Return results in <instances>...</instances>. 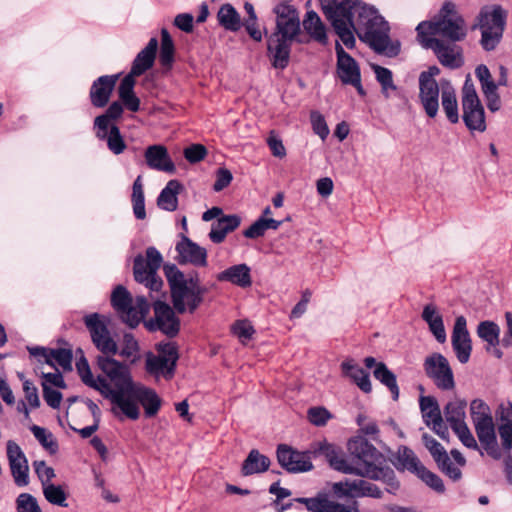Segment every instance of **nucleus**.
Masks as SVG:
<instances>
[{
	"instance_id": "0e129e2a",
	"label": "nucleus",
	"mask_w": 512,
	"mask_h": 512,
	"mask_svg": "<svg viewBox=\"0 0 512 512\" xmlns=\"http://www.w3.org/2000/svg\"><path fill=\"white\" fill-rule=\"evenodd\" d=\"M269 230L266 223V217H259L248 229L243 232V235L249 239L262 237L265 232Z\"/></svg>"
},
{
	"instance_id": "ea45409f",
	"label": "nucleus",
	"mask_w": 512,
	"mask_h": 512,
	"mask_svg": "<svg viewBox=\"0 0 512 512\" xmlns=\"http://www.w3.org/2000/svg\"><path fill=\"white\" fill-rule=\"evenodd\" d=\"M270 460L258 450H251L242 465V473L245 476L262 473L269 468Z\"/></svg>"
},
{
	"instance_id": "9d476101",
	"label": "nucleus",
	"mask_w": 512,
	"mask_h": 512,
	"mask_svg": "<svg viewBox=\"0 0 512 512\" xmlns=\"http://www.w3.org/2000/svg\"><path fill=\"white\" fill-rule=\"evenodd\" d=\"M163 262L161 253L155 247L146 249L145 257L138 254L134 259L133 273L137 282L144 284L151 292H159L163 281L157 271Z\"/></svg>"
},
{
	"instance_id": "2f4dec72",
	"label": "nucleus",
	"mask_w": 512,
	"mask_h": 512,
	"mask_svg": "<svg viewBox=\"0 0 512 512\" xmlns=\"http://www.w3.org/2000/svg\"><path fill=\"white\" fill-rule=\"evenodd\" d=\"M241 223V219L237 215H225L219 217L217 221L212 223L209 232V238L213 243L219 244L223 242L228 233L234 231Z\"/></svg>"
},
{
	"instance_id": "8fccbe9b",
	"label": "nucleus",
	"mask_w": 512,
	"mask_h": 512,
	"mask_svg": "<svg viewBox=\"0 0 512 512\" xmlns=\"http://www.w3.org/2000/svg\"><path fill=\"white\" fill-rule=\"evenodd\" d=\"M502 423L498 427L499 436L504 449H512V408L506 409V415L504 412L501 414Z\"/></svg>"
},
{
	"instance_id": "a18cd8bd",
	"label": "nucleus",
	"mask_w": 512,
	"mask_h": 512,
	"mask_svg": "<svg viewBox=\"0 0 512 512\" xmlns=\"http://www.w3.org/2000/svg\"><path fill=\"white\" fill-rule=\"evenodd\" d=\"M371 68L375 74L376 80L381 85L382 94L386 98H389L391 92H394L397 89L393 81V74L391 70L377 64H372Z\"/></svg>"
},
{
	"instance_id": "393cba45",
	"label": "nucleus",
	"mask_w": 512,
	"mask_h": 512,
	"mask_svg": "<svg viewBox=\"0 0 512 512\" xmlns=\"http://www.w3.org/2000/svg\"><path fill=\"white\" fill-rule=\"evenodd\" d=\"M179 261L181 263H189L197 267H205L207 265V251L197 243L191 241L187 237H183L176 245Z\"/></svg>"
},
{
	"instance_id": "774afa93",
	"label": "nucleus",
	"mask_w": 512,
	"mask_h": 512,
	"mask_svg": "<svg viewBox=\"0 0 512 512\" xmlns=\"http://www.w3.org/2000/svg\"><path fill=\"white\" fill-rule=\"evenodd\" d=\"M206 154V148L201 144H193L184 150V156L190 163L201 161Z\"/></svg>"
},
{
	"instance_id": "72a5a7b5",
	"label": "nucleus",
	"mask_w": 512,
	"mask_h": 512,
	"mask_svg": "<svg viewBox=\"0 0 512 512\" xmlns=\"http://www.w3.org/2000/svg\"><path fill=\"white\" fill-rule=\"evenodd\" d=\"M422 319L428 324L430 332L439 343H444L447 339L446 330L442 315L437 311L433 304H428L422 311Z\"/></svg>"
},
{
	"instance_id": "ddd939ff",
	"label": "nucleus",
	"mask_w": 512,
	"mask_h": 512,
	"mask_svg": "<svg viewBox=\"0 0 512 512\" xmlns=\"http://www.w3.org/2000/svg\"><path fill=\"white\" fill-rule=\"evenodd\" d=\"M177 360L178 352L175 343H160L158 345V355L149 354L147 356L146 370L156 377L171 378Z\"/></svg>"
},
{
	"instance_id": "7c9ffc66",
	"label": "nucleus",
	"mask_w": 512,
	"mask_h": 512,
	"mask_svg": "<svg viewBox=\"0 0 512 512\" xmlns=\"http://www.w3.org/2000/svg\"><path fill=\"white\" fill-rule=\"evenodd\" d=\"M341 370L345 377L350 378L364 393H370L372 385L367 371L361 368L353 359L341 363Z\"/></svg>"
},
{
	"instance_id": "423d86ee",
	"label": "nucleus",
	"mask_w": 512,
	"mask_h": 512,
	"mask_svg": "<svg viewBox=\"0 0 512 512\" xmlns=\"http://www.w3.org/2000/svg\"><path fill=\"white\" fill-rule=\"evenodd\" d=\"M174 308L179 313H193L203 301L207 288L200 284L197 276L186 277L176 266L166 267Z\"/></svg>"
},
{
	"instance_id": "c756f323",
	"label": "nucleus",
	"mask_w": 512,
	"mask_h": 512,
	"mask_svg": "<svg viewBox=\"0 0 512 512\" xmlns=\"http://www.w3.org/2000/svg\"><path fill=\"white\" fill-rule=\"evenodd\" d=\"M220 282H229L241 288L250 287L252 284L251 270L246 264L233 265L216 276Z\"/></svg>"
},
{
	"instance_id": "bb28decb",
	"label": "nucleus",
	"mask_w": 512,
	"mask_h": 512,
	"mask_svg": "<svg viewBox=\"0 0 512 512\" xmlns=\"http://www.w3.org/2000/svg\"><path fill=\"white\" fill-rule=\"evenodd\" d=\"M145 161L149 168L173 174L176 167L171 160L167 148L163 145L148 146L144 153Z\"/></svg>"
},
{
	"instance_id": "473e14b6",
	"label": "nucleus",
	"mask_w": 512,
	"mask_h": 512,
	"mask_svg": "<svg viewBox=\"0 0 512 512\" xmlns=\"http://www.w3.org/2000/svg\"><path fill=\"white\" fill-rule=\"evenodd\" d=\"M158 47L156 38H151L147 46L142 49L133 61L130 73L140 76L153 66L155 55Z\"/></svg>"
},
{
	"instance_id": "f704fd0d",
	"label": "nucleus",
	"mask_w": 512,
	"mask_h": 512,
	"mask_svg": "<svg viewBox=\"0 0 512 512\" xmlns=\"http://www.w3.org/2000/svg\"><path fill=\"white\" fill-rule=\"evenodd\" d=\"M441 103L451 123L459 121L458 103L454 87L449 81H441Z\"/></svg>"
},
{
	"instance_id": "f257e3e1",
	"label": "nucleus",
	"mask_w": 512,
	"mask_h": 512,
	"mask_svg": "<svg viewBox=\"0 0 512 512\" xmlns=\"http://www.w3.org/2000/svg\"><path fill=\"white\" fill-rule=\"evenodd\" d=\"M97 366L106 378L94 377L84 356L76 362L82 382L110 400L111 411L115 416L137 420L140 417L139 404L144 408L147 417H153L159 412L161 398L155 390L133 381L129 366L111 358L110 355H99Z\"/></svg>"
},
{
	"instance_id": "1a4fd4ad",
	"label": "nucleus",
	"mask_w": 512,
	"mask_h": 512,
	"mask_svg": "<svg viewBox=\"0 0 512 512\" xmlns=\"http://www.w3.org/2000/svg\"><path fill=\"white\" fill-rule=\"evenodd\" d=\"M507 12L499 5L483 7L478 15L477 26L481 30V45L486 51H491L500 42Z\"/></svg>"
},
{
	"instance_id": "dca6fc26",
	"label": "nucleus",
	"mask_w": 512,
	"mask_h": 512,
	"mask_svg": "<svg viewBox=\"0 0 512 512\" xmlns=\"http://www.w3.org/2000/svg\"><path fill=\"white\" fill-rule=\"evenodd\" d=\"M85 324L88 328L94 345L103 355H115L117 353V344L110 336L105 318L97 313L85 317Z\"/></svg>"
},
{
	"instance_id": "4d7b16f0",
	"label": "nucleus",
	"mask_w": 512,
	"mask_h": 512,
	"mask_svg": "<svg viewBox=\"0 0 512 512\" xmlns=\"http://www.w3.org/2000/svg\"><path fill=\"white\" fill-rule=\"evenodd\" d=\"M416 475L436 492L442 493L445 490L442 479L435 473L429 471L424 465L419 469Z\"/></svg>"
},
{
	"instance_id": "052dcab7",
	"label": "nucleus",
	"mask_w": 512,
	"mask_h": 512,
	"mask_svg": "<svg viewBox=\"0 0 512 512\" xmlns=\"http://www.w3.org/2000/svg\"><path fill=\"white\" fill-rule=\"evenodd\" d=\"M452 430L465 447L473 450H479L477 441L466 423L455 426Z\"/></svg>"
},
{
	"instance_id": "6e6552de",
	"label": "nucleus",
	"mask_w": 512,
	"mask_h": 512,
	"mask_svg": "<svg viewBox=\"0 0 512 512\" xmlns=\"http://www.w3.org/2000/svg\"><path fill=\"white\" fill-rule=\"evenodd\" d=\"M111 303L123 322L131 328L136 327L148 314L150 305L144 296L132 299L130 292L118 285L112 292Z\"/></svg>"
},
{
	"instance_id": "aec40b11",
	"label": "nucleus",
	"mask_w": 512,
	"mask_h": 512,
	"mask_svg": "<svg viewBox=\"0 0 512 512\" xmlns=\"http://www.w3.org/2000/svg\"><path fill=\"white\" fill-rule=\"evenodd\" d=\"M422 441L439 469L453 481H458L462 477L461 470L453 465L445 448L427 433L422 435Z\"/></svg>"
},
{
	"instance_id": "de8ad7c7",
	"label": "nucleus",
	"mask_w": 512,
	"mask_h": 512,
	"mask_svg": "<svg viewBox=\"0 0 512 512\" xmlns=\"http://www.w3.org/2000/svg\"><path fill=\"white\" fill-rule=\"evenodd\" d=\"M498 86V83L496 84L493 79L481 84L482 93L491 112H497L501 108V100L497 92Z\"/></svg>"
},
{
	"instance_id": "0eeeda50",
	"label": "nucleus",
	"mask_w": 512,
	"mask_h": 512,
	"mask_svg": "<svg viewBox=\"0 0 512 512\" xmlns=\"http://www.w3.org/2000/svg\"><path fill=\"white\" fill-rule=\"evenodd\" d=\"M417 38L441 35L452 42L461 41L466 36V27L463 18L456 12L451 2L444 3L439 14L431 21H423L416 27Z\"/></svg>"
},
{
	"instance_id": "6e6d98bb",
	"label": "nucleus",
	"mask_w": 512,
	"mask_h": 512,
	"mask_svg": "<svg viewBox=\"0 0 512 512\" xmlns=\"http://www.w3.org/2000/svg\"><path fill=\"white\" fill-rule=\"evenodd\" d=\"M474 427L481 445L497 440L493 420L474 424Z\"/></svg>"
},
{
	"instance_id": "412c9836",
	"label": "nucleus",
	"mask_w": 512,
	"mask_h": 512,
	"mask_svg": "<svg viewBox=\"0 0 512 512\" xmlns=\"http://www.w3.org/2000/svg\"><path fill=\"white\" fill-rule=\"evenodd\" d=\"M309 453L299 452L285 444H281L277 448V459L279 464L288 472H307L313 468Z\"/></svg>"
},
{
	"instance_id": "49530a36",
	"label": "nucleus",
	"mask_w": 512,
	"mask_h": 512,
	"mask_svg": "<svg viewBox=\"0 0 512 512\" xmlns=\"http://www.w3.org/2000/svg\"><path fill=\"white\" fill-rule=\"evenodd\" d=\"M42 492L45 499L50 504L60 507H68V495L61 485H56L54 483L48 484L42 487Z\"/></svg>"
},
{
	"instance_id": "9b49d317",
	"label": "nucleus",
	"mask_w": 512,
	"mask_h": 512,
	"mask_svg": "<svg viewBox=\"0 0 512 512\" xmlns=\"http://www.w3.org/2000/svg\"><path fill=\"white\" fill-rule=\"evenodd\" d=\"M463 121L471 131L486 130L485 112L472 81L467 78L462 88Z\"/></svg>"
},
{
	"instance_id": "e2e57ef3",
	"label": "nucleus",
	"mask_w": 512,
	"mask_h": 512,
	"mask_svg": "<svg viewBox=\"0 0 512 512\" xmlns=\"http://www.w3.org/2000/svg\"><path fill=\"white\" fill-rule=\"evenodd\" d=\"M138 343L132 334H125L123 337V347L120 351V355L134 360L138 353Z\"/></svg>"
},
{
	"instance_id": "a878e982",
	"label": "nucleus",
	"mask_w": 512,
	"mask_h": 512,
	"mask_svg": "<svg viewBox=\"0 0 512 512\" xmlns=\"http://www.w3.org/2000/svg\"><path fill=\"white\" fill-rule=\"evenodd\" d=\"M441 93V83L437 82H419V101L430 118H435L439 110V95Z\"/></svg>"
},
{
	"instance_id": "79ce46f5",
	"label": "nucleus",
	"mask_w": 512,
	"mask_h": 512,
	"mask_svg": "<svg viewBox=\"0 0 512 512\" xmlns=\"http://www.w3.org/2000/svg\"><path fill=\"white\" fill-rule=\"evenodd\" d=\"M419 405L423 420L427 426H431V423L435 421H440L442 419L440 407L438 405L437 400L434 397H420Z\"/></svg>"
},
{
	"instance_id": "5fc2aeb1",
	"label": "nucleus",
	"mask_w": 512,
	"mask_h": 512,
	"mask_svg": "<svg viewBox=\"0 0 512 512\" xmlns=\"http://www.w3.org/2000/svg\"><path fill=\"white\" fill-rule=\"evenodd\" d=\"M30 430L38 442L51 454L57 451L58 445L51 432L37 425H33Z\"/></svg>"
},
{
	"instance_id": "c9c22d12",
	"label": "nucleus",
	"mask_w": 512,
	"mask_h": 512,
	"mask_svg": "<svg viewBox=\"0 0 512 512\" xmlns=\"http://www.w3.org/2000/svg\"><path fill=\"white\" fill-rule=\"evenodd\" d=\"M182 188L178 180H170L157 198L158 207L169 212L175 211L178 207V195Z\"/></svg>"
},
{
	"instance_id": "864d4df0",
	"label": "nucleus",
	"mask_w": 512,
	"mask_h": 512,
	"mask_svg": "<svg viewBox=\"0 0 512 512\" xmlns=\"http://www.w3.org/2000/svg\"><path fill=\"white\" fill-rule=\"evenodd\" d=\"M470 415L473 424L493 420L490 407L482 399H474L471 401Z\"/></svg>"
},
{
	"instance_id": "c85d7f7f",
	"label": "nucleus",
	"mask_w": 512,
	"mask_h": 512,
	"mask_svg": "<svg viewBox=\"0 0 512 512\" xmlns=\"http://www.w3.org/2000/svg\"><path fill=\"white\" fill-rule=\"evenodd\" d=\"M311 453L324 456L333 469L347 474V460L339 446L323 440L313 444Z\"/></svg>"
},
{
	"instance_id": "bf43d9fd",
	"label": "nucleus",
	"mask_w": 512,
	"mask_h": 512,
	"mask_svg": "<svg viewBox=\"0 0 512 512\" xmlns=\"http://www.w3.org/2000/svg\"><path fill=\"white\" fill-rule=\"evenodd\" d=\"M33 468L42 487L51 484L52 479L56 476L54 469L48 466L44 460L34 461Z\"/></svg>"
},
{
	"instance_id": "f8f14e48",
	"label": "nucleus",
	"mask_w": 512,
	"mask_h": 512,
	"mask_svg": "<svg viewBox=\"0 0 512 512\" xmlns=\"http://www.w3.org/2000/svg\"><path fill=\"white\" fill-rule=\"evenodd\" d=\"M304 504L309 512H359L357 501L340 503L327 496L315 498H295L292 502L282 505L281 512L303 511L298 505Z\"/></svg>"
},
{
	"instance_id": "58836bf2",
	"label": "nucleus",
	"mask_w": 512,
	"mask_h": 512,
	"mask_svg": "<svg viewBox=\"0 0 512 512\" xmlns=\"http://www.w3.org/2000/svg\"><path fill=\"white\" fill-rule=\"evenodd\" d=\"M466 405L465 400L454 398L444 407V415L451 428L466 423Z\"/></svg>"
},
{
	"instance_id": "b1692460",
	"label": "nucleus",
	"mask_w": 512,
	"mask_h": 512,
	"mask_svg": "<svg viewBox=\"0 0 512 512\" xmlns=\"http://www.w3.org/2000/svg\"><path fill=\"white\" fill-rule=\"evenodd\" d=\"M31 355L39 357L40 361L45 362L51 367L58 365L64 371L72 369V352L68 349H46L44 347L29 348Z\"/></svg>"
},
{
	"instance_id": "f3484780",
	"label": "nucleus",
	"mask_w": 512,
	"mask_h": 512,
	"mask_svg": "<svg viewBox=\"0 0 512 512\" xmlns=\"http://www.w3.org/2000/svg\"><path fill=\"white\" fill-rule=\"evenodd\" d=\"M337 54V74L341 82L345 85H351L356 88L357 92L365 95V90L361 83V73L357 62L343 49L336 44Z\"/></svg>"
},
{
	"instance_id": "2eb2a0df",
	"label": "nucleus",
	"mask_w": 512,
	"mask_h": 512,
	"mask_svg": "<svg viewBox=\"0 0 512 512\" xmlns=\"http://www.w3.org/2000/svg\"><path fill=\"white\" fill-rule=\"evenodd\" d=\"M418 41L424 48L433 50L443 66L451 69L462 66V50L455 43H447L434 37H423L422 40Z\"/></svg>"
},
{
	"instance_id": "4c0bfd02",
	"label": "nucleus",
	"mask_w": 512,
	"mask_h": 512,
	"mask_svg": "<svg viewBox=\"0 0 512 512\" xmlns=\"http://www.w3.org/2000/svg\"><path fill=\"white\" fill-rule=\"evenodd\" d=\"M303 27L307 34L320 44L327 43L326 27L315 11H308L303 20Z\"/></svg>"
},
{
	"instance_id": "20e7f679",
	"label": "nucleus",
	"mask_w": 512,
	"mask_h": 512,
	"mask_svg": "<svg viewBox=\"0 0 512 512\" xmlns=\"http://www.w3.org/2000/svg\"><path fill=\"white\" fill-rule=\"evenodd\" d=\"M359 17L355 18L353 35L367 43L373 50L388 57H394L400 52V43L392 42L389 37L388 22L380 15L378 9L370 4L360 7Z\"/></svg>"
},
{
	"instance_id": "f03ea898",
	"label": "nucleus",
	"mask_w": 512,
	"mask_h": 512,
	"mask_svg": "<svg viewBox=\"0 0 512 512\" xmlns=\"http://www.w3.org/2000/svg\"><path fill=\"white\" fill-rule=\"evenodd\" d=\"M347 451V474L383 481L389 486V492L398 488L394 471L381 466L384 456L364 437L351 438L347 443Z\"/></svg>"
},
{
	"instance_id": "c03bdc74",
	"label": "nucleus",
	"mask_w": 512,
	"mask_h": 512,
	"mask_svg": "<svg viewBox=\"0 0 512 512\" xmlns=\"http://www.w3.org/2000/svg\"><path fill=\"white\" fill-rule=\"evenodd\" d=\"M373 375L390 390L393 399L397 400L399 397V387L395 374L390 371L384 363L380 362L376 365Z\"/></svg>"
},
{
	"instance_id": "e433bc0d",
	"label": "nucleus",
	"mask_w": 512,
	"mask_h": 512,
	"mask_svg": "<svg viewBox=\"0 0 512 512\" xmlns=\"http://www.w3.org/2000/svg\"><path fill=\"white\" fill-rule=\"evenodd\" d=\"M96 137L106 141L108 149L115 155L123 153L126 149V143L116 125L109 128H94Z\"/></svg>"
},
{
	"instance_id": "603ef678",
	"label": "nucleus",
	"mask_w": 512,
	"mask_h": 512,
	"mask_svg": "<svg viewBox=\"0 0 512 512\" xmlns=\"http://www.w3.org/2000/svg\"><path fill=\"white\" fill-rule=\"evenodd\" d=\"M123 112V107L119 102H113L106 112L100 116H97L94 120V128H109L113 124L111 121L120 118Z\"/></svg>"
},
{
	"instance_id": "cd10ccee",
	"label": "nucleus",
	"mask_w": 512,
	"mask_h": 512,
	"mask_svg": "<svg viewBox=\"0 0 512 512\" xmlns=\"http://www.w3.org/2000/svg\"><path fill=\"white\" fill-rule=\"evenodd\" d=\"M117 80L118 75H104L93 82L90 89V99L93 106L98 108L106 106Z\"/></svg>"
},
{
	"instance_id": "13d9d810",
	"label": "nucleus",
	"mask_w": 512,
	"mask_h": 512,
	"mask_svg": "<svg viewBox=\"0 0 512 512\" xmlns=\"http://www.w3.org/2000/svg\"><path fill=\"white\" fill-rule=\"evenodd\" d=\"M17 512H42L37 499L29 493H21L16 498Z\"/></svg>"
},
{
	"instance_id": "7ed1b4c3",
	"label": "nucleus",
	"mask_w": 512,
	"mask_h": 512,
	"mask_svg": "<svg viewBox=\"0 0 512 512\" xmlns=\"http://www.w3.org/2000/svg\"><path fill=\"white\" fill-rule=\"evenodd\" d=\"M273 12L276 15V27L267 39V53L275 69H285L290 61L291 45L301 32L297 10L288 4H277Z\"/></svg>"
},
{
	"instance_id": "39448f33",
	"label": "nucleus",
	"mask_w": 512,
	"mask_h": 512,
	"mask_svg": "<svg viewBox=\"0 0 512 512\" xmlns=\"http://www.w3.org/2000/svg\"><path fill=\"white\" fill-rule=\"evenodd\" d=\"M320 4L340 40L347 48H353L356 43L353 35L355 18L359 17L360 7L366 3L361 0H320Z\"/></svg>"
},
{
	"instance_id": "3c124183",
	"label": "nucleus",
	"mask_w": 512,
	"mask_h": 512,
	"mask_svg": "<svg viewBox=\"0 0 512 512\" xmlns=\"http://www.w3.org/2000/svg\"><path fill=\"white\" fill-rule=\"evenodd\" d=\"M161 38L159 61L162 66L170 68L174 60L173 40L166 29H162Z\"/></svg>"
},
{
	"instance_id": "5701e85b",
	"label": "nucleus",
	"mask_w": 512,
	"mask_h": 512,
	"mask_svg": "<svg viewBox=\"0 0 512 512\" xmlns=\"http://www.w3.org/2000/svg\"><path fill=\"white\" fill-rule=\"evenodd\" d=\"M154 313L156 323L146 324L149 330L159 329L167 336L173 337L179 332L180 322L172 308L164 302L155 301Z\"/></svg>"
},
{
	"instance_id": "a19ab883",
	"label": "nucleus",
	"mask_w": 512,
	"mask_h": 512,
	"mask_svg": "<svg viewBox=\"0 0 512 512\" xmlns=\"http://www.w3.org/2000/svg\"><path fill=\"white\" fill-rule=\"evenodd\" d=\"M217 19L226 30L235 32L241 28L240 15L231 4H224L220 7Z\"/></svg>"
},
{
	"instance_id": "338daca9",
	"label": "nucleus",
	"mask_w": 512,
	"mask_h": 512,
	"mask_svg": "<svg viewBox=\"0 0 512 512\" xmlns=\"http://www.w3.org/2000/svg\"><path fill=\"white\" fill-rule=\"evenodd\" d=\"M311 123L313 131L322 139L325 140L329 134V128L326 124L324 117L319 112L311 113Z\"/></svg>"
},
{
	"instance_id": "69168bd1",
	"label": "nucleus",
	"mask_w": 512,
	"mask_h": 512,
	"mask_svg": "<svg viewBox=\"0 0 512 512\" xmlns=\"http://www.w3.org/2000/svg\"><path fill=\"white\" fill-rule=\"evenodd\" d=\"M232 332L242 341L245 342L249 340L253 333L254 329L252 325L246 320H239L234 323L232 326Z\"/></svg>"
},
{
	"instance_id": "6ab92c4d",
	"label": "nucleus",
	"mask_w": 512,
	"mask_h": 512,
	"mask_svg": "<svg viewBox=\"0 0 512 512\" xmlns=\"http://www.w3.org/2000/svg\"><path fill=\"white\" fill-rule=\"evenodd\" d=\"M332 489L339 497H382V491L375 484L363 479L336 482L333 484Z\"/></svg>"
},
{
	"instance_id": "37998d69",
	"label": "nucleus",
	"mask_w": 512,
	"mask_h": 512,
	"mask_svg": "<svg viewBox=\"0 0 512 512\" xmlns=\"http://www.w3.org/2000/svg\"><path fill=\"white\" fill-rule=\"evenodd\" d=\"M396 467L402 470H408L416 474L423 466L415 453L408 447H400L396 458Z\"/></svg>"
},
{
	"instance_id": "4be33fe9",
	"label": "nucleus",
	"mask_w": 512,
	"mask_h": 512,
	"mask_svg": "<svg viewBox=\"0 0 512 512\" xmlns=\"http://www.w3.org/2000/svg\"><path fill=\"white\" fill-rule=\"evenodd\" d=\"M451 342L458 361L462 364L467 363L472 351V342L467 330L466 318L462 315L455 320Z\"/></svg>"
},
{
	"instance_id": "4468645a",
	"label": "nucleus",
	"mask_w": 512,
	"mask_h": 512,
	"mask_svg": "<svg viewBox=\"0 0 512 512\" xmlns=\"http://www.w3.org/2000/svg\"><path fill=\"white\" fill-rule=\"evenodd\" d=\"M426 375L441 390H452L455 387L453 371L448 360L440 353L426 357L424 364Z\"/></svg>"
},
{
	"instance_id": "a211bd4d",
	"label": "nucleus",
	"mask_w": 512,
	"mask_h": 512,
	"mask_svg": "<svg viewBox=\"0 0 512 512\" xmlns=\"http://www.w3.org/2000/svg\"><path fill=\"white\" fill-rule=\"evenodd\" d=\"M7 459L13 480L18 487H25L29 484L28 460L21 447L13 440L6 444Z\"/></svg>"
},
{
	"instance_id": "09e8293b",
	"label": "nucleus",
	"mask_w": 512,
	"mask_h": 512,
	"mask_svg": "<svg viewBox=\"0 0 512 512\" xmlns=\"http://www.w3.org/2000/svg\"><path fill=\"white\" fill-rule=\"evenodd\" d=\"M478 336L489 346L495 347L499 344V326L492 321H483L478 325L477 328Z\"/></svg>"
},
{
	"instance_id": "680f3d73",
	"label": "nucleus",
	"mask_w": 512,
	"mask_h": 512,
	"mask_svg": "<svg viewBox=\"0 0 512 512\" xmlns=\"http://www.w3.org/2000/svg\"><path fill=\"white\" fill-rule=\"evenodd\" d=\"M307 417L313 425L324 426L332 418V415L324 407H312L308 410Z\"/></svg>"
}]
</instances>
